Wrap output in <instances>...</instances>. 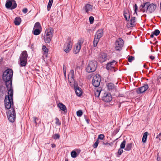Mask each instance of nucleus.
I'll return each instance as SVG.
<instances>
[{
	"label": "nucleus",
	"mask_w": 161,
	"mask_h": 161,
	"mask_svg": "<svg viewBox=\"0 0 161 161\" xmlns=\"http://www.w3.org/2000/svg\"><path fill=\"white\" fill-rule=\"evenodd\" d=\"M85 9L86 13L89 11H91L92 9V6L89 4H87L85 6Z\"/></svg>",
	"instance_id": "21"
},
{
	"label": "nucleus",
	"mask_w": 161,
	"mask_h": 161,
	"mask_svg": "<svg viewBox=\"0 0 161 161\" xmlns=\"http://www.w3.org/2000/svg\"><path fill=\"white\" fill-rule=\"evenodd\" d=\"M122 148H119L118 150V152H117L118 154L117 155V157H119L120 156L121 154L123 152V150L122 149Z\"/></svg>",
	"instance_id": "35"
},
{
	"label": "nucleus",
	"mask_w": 161,
	"mask_h": 161,
	"mask_svg": "<svg viewBox=\"0 0 161 161\" xmlns=\"http://www.w3.org/2000/svg\"><path fill=\"white\" fill-rule=\"evenodd\" d=\"M77 153L75 151L73 150L71 152V156L72 158H75L77 157Z\"/></svg>",
	"instance_id": "29"
},
{
	"label": "nucleus",
	"mask_w": 161,
	"mask_h": 161,
	"mask_svg": "<svg viewBox=\"0 0 161 161\" xmlns=\"http://www.w3.org/2000/svg\"><path fill=\"white\" fill-rule=\"evenodd\" d=\"M17 4L14 0H7L5 4L6 8L7 9L13 10L16 8Z\"/></svg>",
	"instance_id": "8"
},
{
	"label": "nucleus",
	"mask_w": 161,
	"mask_h": 161,
	"mask_svg": "<svg viewBox=\"0 0 161 161\" xmlns=\"http://www.w3.org/2000/svg\"><path fill=\"white\" fill-rule=\"evenodd\" d=\"M101 92V91L97 90L96 92H95V96L96 97H99Z\"/></svg>",
	"instance_id": "44"
},
{
	"label": "nucleus",
	"mask_w": 161,
	"mask_h": 161,
	"mask_svg": "<svg viewBox=\"0 0 161 161\" xmlns=\"http://www.w3.org/2000/svg\"><path fill=\"white\" fill-rule=\"evenodd\" d=\"M55 119L56 120L55 123L56 125H60L61 124V123L60 122L58 118H55Z\"/></svg>",
	"instance_id": "39"
},
{
	"label": "nucleus",
	"mask_w": 161,
	"mask_h": 161,
	"mask_svg": "<svg viewBox=\"0 0 161 161\" xmlns=\"http://www.w3.org/2000/svg\"><path fill=\"white\" fill-rule=\"evenodd\" d=\"M13 100V97H10L9 95H6L4 99L5 108L9 109L7 112L8 119L11 122L15 121L16 116Z\"/></svg>",
	"instance_id": "2"
},
{
	"label": "nucleus",
	"mask_w": 161,
	"mask_h": 161,
	"mask_svg": "<svg viewBox=\"0 0 161 161\" xmlns=\"http://www.w3.org/2000/svg\"><path fill=\"white\" fill-rule=\"evenodd\" d=\"M57 106L59 108L60 110H62L64 112H67V109L66 107L62 103H59L58 104Z\"/></svg>",
	"instance_id": "19"
},
{
	"label": "nucleus",
	"mask_w": 161,
	"mask_h": 161,
	"mask_svg": "<svg viewBox=\"0 0 161 161\" xmlns=\"http://www.w3.org/2000/svg\"><path fill=\"white\" fill-rule=\"evenodd\" d=\"M120 128L119 127L117 128L112 133L113 136H115L119 131Z\"/></svg>",
	"instance_id": "34"
},
{
	"label": "nucleus",
	"mask_w": 161,
	"mask_h": 161,
	"mask_svg": "<svg viewBox=\"0 0 161 161\" xmlns=\"http://www.w3.org/2000/svg\"><path fill=\"white\" fill-rule=\"evenodd\" d=\"M28 54L26 51H23L19 58V65L20 67L25 66L27 64Z\"/></svg>",
	"instance_id": "4"
},
{
	"label": "nucleus",
	"mask_w": 161,
	"mask_h": 161,
	"mask_svg": "<svg viewBox=\"0 0 161 161\" xmlns=\"http://www.w3.org/2000/svg\"><path fill=\"white\" fill-rule=\"evenodd\" d=\"M33 121L34 123H36V120H39V119L38 118L36 117H33Z\"/></svg>",
	"instance_id": "50"
},
{
	"label": "nucleus",
	"mask_w": 161,
	"mask_h": 161,
	"mask_svg": "<svg viewBox=\"0 0 161 161\" xmlns=\"http://www.w3.org/2000/svg\"><path fill=\"white\" fill-rule=\"evenodd\" d=\"M33 28H34V29L36 28L42 29V27L40 23L38 22H36L35 23Z\"/></svg>",
	"instance_id": "28"
},
{
	"label": "nucleus",
	"mask_w": 161,
	"mask_h": 161,
	"mask_svg": "<svg viewBox=\"0 0 161 161\" xmlns=\"http://www.w3.org/2000/svg\"><path fill=\"white\" fill-rule=\"evenodd\" d=\"M135 59V58L132 56H129L128 58V61L130 62H131L132 60Z\"/></svg>",
	"instance_id": "42"
},
{
	"label": "nucleus",
	"mask_w": 161,
	"mask_h": 161,
	"mask_svg": "<svg viewBox=\"0 0 161 161\" xmlns=\"http://www.w3.org/2000/svg\"><path fill=\"white\" fill-rule=\"evenodd\" d=\"M53 30L50 28L46 30L45 33L44 41L46 43H49L53 36Z\"/></svg>",
	"instance_id": "6"
},
{
	"label": "nucleus",
	"mask_w": 161,
	"mask_h": 161,
	"mask_svg": "<svg viewBox=\"0 0 161 161\" xmlns=\"http://www.w3.org/2000/svg\"><path fill=\"white\" fill-rule=\"evenodd\" d=\"M126 144V140L124 139L121 142L120 145V148L124 149L125 148Z\"/></svg>",
	"instance_id": "31"
},
{
	"label": "nucleus",
	"mask_w": 161,
	"mask_h": 161,
	"mask_svg": "<svg viewBox=\"0 0 161 161\" xmlns=\"http://www.w3.org/2000/svg\"><path fill=\"white\" fill-rule=\"evenodd\" d=\"M124 97V94H122V93H119V94H118V97Z\"/></svg>",
	"instance_id": "51"
},
{
	"label": "nucleus",
	"mask_w": 161,
	"mask_h": 161,
	"mask_svg": "<svg viewBox=\"0 0 161 161\" xmlns=\"http://www.w3.org/2000/svg\"><path fill=\"white\" fill-rule=\"evenodd\" d=\"M152 33L155 36H157L159 34L160 32V31L156 29L155 30V31H154L152 32Z\"/></svg>",
	"instance_id": "32"
},
{
	"label": "nucleus",
	"mask_w": 161,
	"mask_h": 161,
	"mask_svg": "<svg viewBox=\"0 0 161 161\" xmlns=\"http://www.w3.org/2000/svg\"><path fill=\"white\" fill-rule=\"evenodd\" d=\"M94 18L93 16H90L89 18V20L91 24H93L94 22Z\"/></svg>",
	"instance_id": "40"
},
{
	"label": "nucleus",
	"mask_w": 161,
	"mask_h": 161,
	"mask_svg": "<svg viewBox=\"0 0 161 161\" xmlns=\"http://www.w3.org/2000/svg\"><path fill=\"white\" fill-rule=\"evenodd\" d=\"M71 38L70 37H69L67 38V41L65 43L64 47V50L66 53H68L72 47V44H71Z\"/></svg>",
	"instance_id": "9"
},
{
	"label": "nucleus",
	"mask_w": 161,
	"mask_h": 161,
	"mask_svg": "<svg viewBox=\"0 0 161 161\" xmlns=\"http://www.w3.org/2000/svg\"><path fill=\"white\" fill-rule=\"evenodd\" d=\"M123 15L125 20L126 21H129L130 20V15L128 10H124L123 11Z\"/></svg>",
	"instance_id": "17"
},
{
	"label": "nucleus",
	"mask_w": 161,
	"mask_h": 161,
	"mask_svg": "<svg viewBox=\"0 0 161 161\" xmlns=\"http://www.w3.org/2000/svg\"><path fill=\"white\" fill-rule=\"evenodd\" d=\"M84 117H85V119L86 120V122L88 124H89V119H88L87 118V116L85 115H84Z\"/></svg>",
	"instance_id": "48"
},
{
	"label": "nucleus",
	"mask_w": 161,
	"mask_h": 161,
	"mask_svg": "<svg viewBox=\"0 0 161 161\" xmlns=\"http://www.w3.org/2000/svg\"><path fill=\"white\" fill-rule=\"evenodd\" d=\"M138 9V8L137 5L136 4H135L134 6V13H136L137 15V11Z\"/></svg>",
	"instance_id": "38"
},
{
	"label": "nucleus",
	"mask_w": 161,
	"mask_h": 161,
	"mask_svg": "<svg viewBox=\"0 0 161 161\" xmlns=\"http://www.w3.org/2000/svg\"><path fill=\"white\" fill-rule=\"evenodd\" d=\"M51 147H52V148H54L56 146L55 144H51Z\"/></svg>",
	"instance_id": "54"
},
{
	"label": "nucleus",
	"mask_w": 161,
	"mask_h": 161,
	"mask_svg": "<svg viewBox=\"0 0 161 161\" xmlns=\"http://www.w3.org/2000/svg\"><path fill=\"white\" fill-rule=\"evenodd\" d=\"M158 136H158H158H157V137H156V138H158Z\"/></svg>",
	"instance_id": "63"
},
{
	"label": "nucleus",
	"mask_w": 161,
	"mask_h": 161,
	"mask_svg": "<svg viewBox=\"0 0 161 161\" xmlns=\"http://www.w3.org/2000/svg\"><path fill=\"white\" fill-rule=\"evenodd\" d=\"M107 59V54L103 53L101 54L98 58V61L100 63H103L106 61Z\"/></svg>",
	"instance_id": "14"
},
{
	"label": "nucleus",
	"mask_w": 161,
	"mask_h": 161,
	"mask_svg": "<svg viewBox=\"0 0 161 161\" xmlns=\"http://www.w3.org/2000/svg\"><path fill=\"white\" fill-rule=\"evenodd\" d=\"M70 73H71L72 77L73 78L75 75L74 72L73 70L71 69L70 70Z\"/></svg>",
	"instance_id": "46"
},
{
	"label": "nucleus",
	"mask_w": 161,
	"mask_h": 161,
	"mask_svg": "<svg viewBox=\"0 0 161 161\" xmlns=\"http://www.w3.org/2000/svg\"><path fill=\"white\" fill-rule=\"evenodd\" d=\"M83 112L82 110H79L76 112L77 115L79 117H81L83 114Z\"/></svg>",
	"instance_id": "33"
},
{
	"label": "nucleus",
	"mask_w": 161,
	"mask_h": 161,
	"mask_svg": "<svg viewBox=\"0 0 161 161\" xmlns=\"http://www.w3.org/2000/svg\"><path fill=\"white\" fill-rule=\"evenodd\" d=\"M13 71L12 69L8 68L3 72L2 75L3 80L8 91V95L13 97V89L12 87L13 76Z\"/></svg>",
	"instance_id": "1"
},
{
	"label": "nucleus",
	"mask_w": 161,
	"mask_h": 161,
	"mask_svg": "<svg viewBox=\"0 0 161 161\" xmlns=\"http://www.w3.org/2000/svg\"><path fill=\"white\" fill-rule=\"evenodd\" d=\"M146 65L144 64L143 65V67L144 68H146V69H148L149 68H147L146 67Z\"/></svg>",
	"instance_id": "59"
},
{
	"label": "nucleus",
	"mask_w": 161,
	"mask_h": 161,
	"mask_svg": "<svg viewBox=\"0 0 161 161\" xmlns=\"http://www.w3.org/2000/svg\"><path fill=\"white\" fill-rule=\"evenodd\" d=\"M38 120H36V123H35V125L36 126H37V121H38Z\"/></svg>",
	"instance_id": "56"
},
{
	"label": "nucleus",
	"mask_w": 161,
	"mask_h": 161,
	"mask_svg": "<svg viewBox=\"0 0 161 161\" xmlns=\"http://www.w3.org/2000/svg\"><path fill=\"white\" fill-rule=\"evenodd\" d=\"M158 79H161V74L158 77Z\"/></svg>",
	"instance_id": "57"
},
{
	"label": "nucleus",
	"mask_w": 161,
	"mask_h": 161,
	"mask_svg": "<svg viewBox=\"0 0 161 161\" xmlns=\"http://www.w3.org/2000/svg\"><path fill=\"white\" fill-rule=\"evenodd\" d=\"M147 134L148 132L147 131L144 133L142 140V142L143 143H144L146 142L147 138Z\"/></svg>",
	"instance_id": "26"
},
{
	"label": "nucleus",
	"mask_w": 161,
	"mask_h": 161,
	"mask_svg": "<svg viewBox=\"0 0 161 161\" xmlns=\"http://www.w3.org/2000/svg\"><path fill=\"white\" fill-rule=\"evenodd\" d=\"M124 44V41L120 38H119L115 42V49L117 51L121 50Z\"/></svg>",
	"instance_id": "11"
},
{
	"label": "nucleus",
	"mask_w": 161,
	"mask_h": 161,
	"mask_svg": "<svg viewBox=\"0 0 161 161\" xmlns=\"http://www.w3.org/2000/svg\"><path fill=\"white\" fill-rule=\"evenodd\" d=\"M157 161H160V157L159 156V153H158L157 155Z\"/></svg>",
	"instance_id": "49"
},
{
	"label": "nucleus",
	"mask_w": 161,
	"mask_h": 161,
	"mask_svg": "<svg viewBox=\"0 0 161 161\" xmlns=\"http://www.w3.org/2000/svg\"><path fill=\"white\" fill-rule=\"evenodd\" d=\"M42 31V29H33L32 33L35 35H39Z\"/></svg>",
	"instance_id": "22"
},
{
	"label": "nucleus",
	"mask_w": 161,
	"mask_h": 161,
	"mask_svg": "<svg viewBox=\"0 0 161 161\" xmlns=\"http://www.w3.org/2000/svg\"><path fill=\"white\" fill-rule=\"evenodd\" d=\"M136 17H132L131 18V19L130 20V25H129V27H133L135 26V23H136Z\"/></svg>",
	"instance_id": "20"
},
{
	"label": "nucleus",
	"mask_w": 161,
	"mask_h": 161,
	"mask_svg": "<svg viewBox=\"0 0 161 161\" xmlns=\"http://www.w3.org/2000/svg\"><path fill=\"white\" fill-rule=\"evenodd\" d=\"M116 61L113 60L111 62L108 63L106 64V69L107 70H114V71H115L114 68V65L116 64Z\"/></svg>",
	"instance_id": "13"
},
{
	"label": "nucleus",
	"mask_w": 161,
	"mask_h": 161,
	"mask_svg": "<svg viewBox=\"0 0 161 161\" xmlns=\"http://www.w3.org/2000/svg\"><path fill=\"white\" fill-rule=\"evenodd\" d=\"M103 30L102 29H99L96 32L93 41V44L94 47L96 46L99 39L103 36Z\"/></svg>",
	"instance_id": "7"
},
{
	"label": "nucleus",
	"mask_w": 161,
	"mask_h": 161,
	"mask_svg": "<svg viewBox=\"0 0 161 161\" xmlns=\"http://www.w3.org/2000/svg\"><path fill=\"white\" fill-rule=\"evenodd\" d=\"M27 11H28V9L26 8H24L22 10V11L24 14L26 13L27 12Z\"/></svg>",
	"instance_id": "47"
},
{
	"label": "nucleus",
	"mask_w": 161,
	"mask_h": 161,
	"mask_svg": "<svg viewBox=\"0 0 161 161\" xmlns=\"http://www.w3.org/2000/svg\"><path fill=\"white\" fill-rule=\"evenodd\" d=\"M103 145H110V144L108 142H103Z\"/></svg>",
	"instance_id": "53"
},
{
	"label": "nucleus",
	"mask_w": 161,
	"mask_h": 161,
	"mask_svg": "<svg viewBox=\"0 0 161 161\" xmlns=\"http://www.w3.org/2000/svg\"><path fill=\"white\" fill-rule=\"evenodd\" d=\"M148 88V84H144L143 86L137 88L136 89V92L137 94H140L144 92Z\"/></svg>",
	"instance_id": "12"
},
{
	"label": "nucleus",
	"mask_w": 161,
	"mask_h": 161,
	"mask_svg": "<svg viewBox=\"0 0 161 161\" xmlns=\"http://www.w3.org/2000/svg\"><path fill=\"white\" fill-rule=\"evenodd\" d=\"M104 137V135L103 134H101L98 135L97 139L103 140Z\"/></svg>",
	"instance_id": "43"
},
{
	"label": "nucleus",
	"mask_w": 161,
	"mask_h": 161,
	"mask_svg": "<svg viewBox=\"0 0 161 161\" xmlns=\"http://www.w3.org/2000/svg\"><path fill=\"white\" fill-rule=\"evenodd\" d=\"M121 103H120L119 104V106H118V107L119 108L120 107H121Z\"/></svg>",
	"instance_id": "58"
},
{
	"label": "nucleus",
	"mask_w": 161,
	"mask_h": 161,
	"mask_svg": "<svg viewBox=\"0 0 161 161\" xmlns=\"http://www.w3.org/2000/svg\"><path fill=\"white\" fill-rule=\"evenodd\" d=\"M74 88L76 95L78 97H80L82 93L81 89L77 85L75 86V85H74Z\"/></svg>",
	"instance_id": "15"
},
{
	"label": "nucleus",
	"mask_w": 161,
	"mask_h": 161,
	"mask_svg": "<svg viewBox=\"0 0 161 161\" xmlns=\"http://www.w3.org/2000/svg\"><path fill=\"white\" fill-rule=\"evenodd\" d=\"M157 5L155 3H150L149 2H146L142 4L140 6V8L141 10L142 9L144 8L142 10L143 13L145 12L146 11L147 13L149 14H152L153 13L157 8Z\"/></svg>",
	"instance_id": "3"
},
{
	"label": "nucleus",
	"mask_w": 161,
	"mask_h": 161,
	"mask_svg": "<svg viewBox=\"0 0 161 161\" xmlns=\"http://www.w3.org/2000/svg\"><path fill=\"white\" fill-rule=\"evenodd\" d=\"M133 144L132 143H128L125 148V150L126 151H130L132 147V146Z\"/></svg>",
	"instance_id": "25"
},
{
	"label": "nucleus",
	"mask_w": 161,
	"mask_h": 161,
	"mask_svg": "<svg viewBox=\"0 0 161 161\" xmlns=\"http://www.w3.org/2000/svg\"><path fill=\"white\" fill-rule=\"evenodd\" d=\"M66 70V67L64 65L63 66V72H64V73L65 75Z\"/></svg>",
	"instance_id": "45"
},
{
	"label": "nucleus",
	"mask_w": 161,
	"mask_h": 161,
	"mask_svg": "<svg viewBox=\"0 0 161 161\" xmlns=\"http://www.w3.org/2000/svg\"><path fill=\"white\" fill-rule=\"evenodd\" d=\"M107 86L109 91H111L115 88V86L112 83H109L107 84Z\"/></svg>",
	"instance_id": "23"
},
{
	"label": "nucleus",
	"mask_w": 161,
	"mask_h": 161,
	"mask_svg": "<svg viewBox=\"0 0 161 161\" xmlns=\"http://www.w3.org/2000/svg\"><path fill=\"white\" fill-rule=\"evenodd\" d=\"M53 1L49 0V2L48 3L47 6V10L48 11H49L50 10L51 6L52 5V3H53Z\"/></svg>",
	"instance_id": "30"
},
{
	"label": "nucleus",
	"mask_w": 161,
	"mask_h": 161,
	"mask_svg": "<svg viewBox=\"0 0 161 161\" xmlns=\"http://www.w3.org/2000/svg\"><path fill=\"white\" fill-rule=\"evenodd\" d=\"M101 76L99 75H95L93 78L92 84L95 87H98L100 84L101 82Z\"/></svg>",
	"instance_id": "10"
},
{
	"label": "nucleus",
	"mask_w": 161,
	"mask_h": 161,
	"mask_svg": "<svg viewBox=\"0 0 161 161\" xmlns=\"http://www.w3.org/2000/svg\"><path fill=\"white\" fill-rule=\"evenodd\" d=\"M5 91V88L3 86V85L0 86V93H1V96L2 94L3 95L4 94Z\"/></svg>",
	"instance_id": "27"
},
{
	"label": "nucleus",
	"mask_w": 161,
	"mask_h": 161,
	"mask_svg": "<svg viewBox=\"0 0 161 161\" xmlns=\"http://www.w3.org/2000/svg\"><path fill=\"white\" fill-rule=\"evenodd\" d=\"M154 35V34H153L152 33V34L150 36L151 38H153Z\"/></svg>",
	"instance_id": "55"
},
{
	"label": "nucleus",
	"mask_w": 161,
	"mask_h": 161,
	"mask_svg": "<svg viewBox=\"0 0 161 161\" xmlns=\"http://www.w3.org/2000/svg\"><path fill=\"white\" fill-rule=\"evenodd\" d=\"M81 47V43L78 42V43L75 45V48H74L73 50V53L75 54L78 53L80 51Z\"/></svg>",
	"instance_id": "16"
},
{
	"label": "nucleus",
	"mask_w": 161,
	"mask_h": 161,
	"mask_svg": "<svg viewBox=\"0 0 161 161\" xmlns=\"http://www.w3.org/2000/svg\"><path fill=\"white\" fill-rule=\"evenodd\" d=\"M42 50L45 53H48V49L45 46L43 45L42 47Z\"/></svg>",
	"instance_id": "36"
},
{
	"label": "nucleus",
	"mask_w": 161,
	"mask_h": 161,
	"mask_svg": "<svg viewBox=\"0 0 161 161\" xmlns=\"http://www.w3.org/2000/svg\"><path fill=\"white\" fill-rule=\"evenodd\" d=\"M154 39V40H153V41H155V40H156V39L155 38H154V39Z\"/></svg>",
	"instance_id": "62"
},
{
	"label": "nucleus",
	"mask_w": 161,
	"mask_h": 161,
	"mask_svg": "<svg viewBox=\"0 0 161 161\" xmlns=\"http://www.w3.org/2000/svg\"><path fill=\"white\" fill-rule=\"evenodd\" d=\"M65 161H69V160L67 158H66L65 160Z\"/></svg>",
	"instance_id": "61"
},
{
	"label": "nucleus",
	"mask_w": 161,
	"mask_h": 161,
	"mask_svg": "<svg viewBox=\"0 0 161 161\" xmlns=\"http://www.w3.org/2000/svg\"><path fill=\"white\" fill-rule=\"evenodd\" d=\"M112 97L110 95L107 94L103 97V100L106 103H108L112 100Z\"/></svg>",
	"instance_id": "18"
},
{
	"label": "nucleus",
	"mask_w": 161,
	"mask_h": 161,
	"mask_svg": "<svg viewBox=\"0 0 161 161\" xmlns=\"http://www.w3.org/2000/svg\"><path fill=\"white\" fill-rule=\"evenodd\" d=\"M21 21V19L19 17H16L14 20V23L15 25H19Z\"/></svg>",
	"instance_id": "24"
},
{
	"label": "nucleus",
	"mask_w": 161,
	"mask_h": 161,
	"mask_svg": "<svg viewBox=\"0 0 161 161\" xmlns=\"http://www.w3.org/2000/svg\"><path fill=\"white\" fill-rule=\"evenodd\" d=\"M98 143H99V141H98V139H97L93 145V147L94 148H97L98 146Z\"/></svg>",
	"instance_id": "41"
},
{
	"label": "nucleus",
	"mask_w": 161,
	"mask_h": 161,
	"mask_svg": "<svg viewBox=\"0 0 161 161\" xmlns=\"http://www.w3.org/2000/svg\"><path fill=\"white\" fill-rule=\"evenodd\" d=\"M60 135L59 134H56L53 136L52 138L56 140L59 139L60 138Z\"/></svg>",
	"instance_id": "37"
},
{
	"label": "nucleus",
	"mask_w": 161,
	"mask_h": 161,
	"mask_svg": "<svg viewBox=\"0 0 161 161\" xmlns=\"http://www.w3.org/2000/svg\"><path fill=\"white\" fill-rule=\"evenodd\" d=\"M80 150L78 152L79 153H80Z\"/></svg>",
	"instance_id": "64"
},
{
	"label": "nucleus",
	"mask_w": 161,
	"mask_h": 161,
	"mask_svg": "<svg viewBox=\"0 0 161 161\" xmlns=\"http://www.w3.org/2000/svg\"><path fill=\"white\" fill-rule=\"evenodd\" d=\"M97 63L95 60L89 61L88 64L86 68V72L91 73L95 71L96 69Z\"/></svg>",
	"instance_id": "5"
},
{
	"label": "nucleus",
	"mask_w": 161,
	"mask_h": 161,
	"mask_svg": "<svg viewBox=\"0 0 161 161\" xmlns=\"http://www.w3.org/2000/svg\"><path fill=\"white\" fill-rule=\"evenodd\" d=\"M160 11H161V2L160 3Z\"/></svg>",
	"instance_id": "60"
},
{
	"label": "nucleus",
	"mask_w": 161,
	"mask_h": 161,
	"mask_svg": "<svg viewBox=\"0 0 161 161\" xmlns=\"http://www.w3.org/2000/svg\"><path fill=\"white\" fill-rule=\"evenodd\" d=\"M149 58L152 60H153L154 59L155 57L151 55L149 56Z\"/></svg>",
	"instance_id": "52"
}]
</instances>
